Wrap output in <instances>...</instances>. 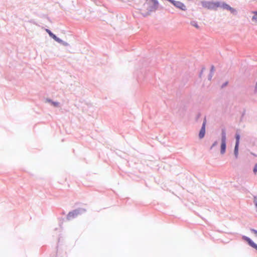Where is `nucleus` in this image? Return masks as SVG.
Wrapping results in <instances>:
<instances>
[{
  "instance_id": "1",
  "label": "nucleus",
  "mask_w": 257,
  "mask_h": 257,
  "mask_svg": "<svg viewBox=\"0 0 257 257\" xmlns=\"http://www.w3.org/2000/svg\"><path fill=\"white\" fill-rule=\"evenodd\" d=\"M203 6L208 9H216L220 6L219 2H205L202 3Z\"/></svg>"
},
{
  "instance_id": "2",
  "label": "nucleus",
  "mask_w": 257,
  "mask_h": 257,
  "mask_svg": "<svg viewBox=\"0 0 257 257\" xmlns=\"http://www.w3.org/2000/svg\"><path fill=\"white\" fill-rule=\"evenodd\" d=\"M226 150V134L225 132L223 131L221 134V153L223 154Z\"/></svg>"
},
{
  "instance_id": "3",
  "label": "nucleus",
  "mask_w": 257,
  "mask_h": 257,
  "mask_svg": "<svg viewBox=\"0 0 257 257\" xmlns=\"http://www.w3.org/2000/svg\"><path fill=\"white\" fill-rule=\"evenodd\" d=\"M171 3L175 7H176V8H177L181 10H183V11L186 10V7H185V6L183 3H182L181 2H179V1H175L172 0V1Z\"/></svg>"
},
{
  "instance_id": "4",
  "label": "nucleus",
  "mask_w": 257,
  "mask_h": 257,
  "mask_svg": "<svg viewBox=\"0 0 257 257\" xmlns=\"http://www.w3.org/2000/svg\"><path fill=\"white\" fill-rule=\"evenodd\" d=\"M243 238L246 240L249 245L257 250V244L253 242L249 238L246 236H243Z\"/></svg>"
},
{
  "instance_id": "5",
  "label": "nucleus",
  "mask_w": 257,
  "mask_h": 257,
  "mask_svg": "<svg viewBox=\"0 0 257 257\" xmlns=\"http://www.w3.org/2000/svg\"><path fill=\"white\" fill-rule=\"evenodd\" d=\"M205 124H206V120L205 119L203 123V124H202V128L200 131V133H199V137L200 138H203L204 136V135H205Z\"/></svg>"
},
{
  "instance_id": "6",
  "label": "nucleus",
  "mask_w": 257,
  "mask_h": 257,
  "mask_svg": "<svg viewBox=\"0 0 257 257\" xmlns=\"http://www.w3.org/2000/svg\"><path fill=\"white\" fill-rule=\"evenodd\" d=\"M222 7L223 9H226L227 10H229L232 13H234L235 12V10L234 9H233L232 8L230 7L228 5H227L226 4L223 3L222 5Z\"/></svg>"
},
{
  "instance_id": "7",
  "label": "nucleus",
  "mask_w": 257,
  "mask_h": 257,
  "mask_svg": "<svg viewBox=\"0 0 257 257\" xmlns=\"http://www.w3.org/2000/svg\"><path fill=\"white\" fill-rule=\"evenodd\" d=\"M148 4H152V7L156 8L157 7L158 3L157 0H145Z\"/></svg>"
},
{
  "instance_id": "8",
  "label": "nucleus",
  "mask_w": 257,
  "mask_h": 257,
  "mask_svg": "<svg viewBox=\"0 0 257 257\" xmlns=\"http://www.w3.org/2000/svg\"><path fill=\"white\" fill-rule=\"evenodd\" d=\"M253 16L252 17V20L257 23V12H253Z\"/></svg>"
},
{
  "instance_id": "9",
  "label": "nucleus",
  "mask_w": 257,
  "mask_h": 257,
  "mask_svg": "<svg viewBox=\"0 0 257 257\" xmlns=\"http://www.w3.org/2000/svg\"><path fill=\"white\" fill-rule=\"evenodd\" d=\"M235 138H236V143H235V145H239V139H240L239 135V134H236Z\"/></svg>"
},
{
  "instance_id": "10",
  "label": "nucleus",
  "mask_w": 257,
  "mask_h": 257,
  "mask_svg": "<svg viewBox=\"0 0 257 257\" xmlns=\"http://www.w3.org/2000/svg\"><path fill=\"white\" fill-rule=\"evenodd\" d=\"M238 146L239 145H235V148H234V154H235L236 157H237V155H238Z\"/></svg>"
},
{
  "instance_id": "11",
  "label": "nucleus",
  "mask_w": 257,
  "mask_h": 257,
  "mask_svg": "<svg viewBox=\"0 0 257 257\" xmlns=\"http://www.w3.org/2000/svg\"><path fill=\"white\" fill-rule=\"evenodd\" d=\"M191 25L195 27L197 29H199V26L197 25V24L195 22H191Z\"/></svg>"
},
{
  "instance_id": "12",
  "label": "nucleus",
  "mask_w": 257,
  "mask_h": 257,
  "mask_svg": "<svg viewBox=\"0 0 257 257\" xmlns=\"http://www.w3.org/2000/svg\"><path fill=\"white\" fill-rule=\"evenodd\" d=\"M46 31L51 37L54 35L48 29H46Z\"/></svg>"
},
{
  "instance_id": "13",
  "label": "nucleus",
  "mask_w": 257,
  "mask_h": 257,
  "mask_svg": "<svg viewBox=\"0 0 257 257\" xmlns=\"http://www.w3.org/2000/svg\"><path fill=\"white\" fill-rule=\"evenodd\" d=\"M253 172L256 174L257 172V164H255L253 168Z\"/></svg>"
},
{
  "instance_id": "14",
  "label": "nucleus",
  "mask_w": 257,
  "mask_h": 257,
  "mask_svg": "<svg viewBox=\"0 0 257 257\" xmlns=\"http://www.w3.org/2000/svg\"><path fill=\"white\" fill-rule=\"evenodd\" d=\"M52 103L55 106H58L59 105V102H52Z\"/></svg>"
},
{
  "instance_id": "15",
  "label": "nucleus",
  "mask_w": 257,
  "mask_h": 257,
  "mask_svg": "<svg viewBox=\"0 0 257 257\" xmlns=\"http://www.w3.org/2000/svg\"><path fill=\"white\" fill-rule=\"evenodd\" d=\"M251 231L253 232L255 235L257 236V230H255V229H251Z\"/></svg>"
},
{
  "instance_id": "16",
  "label": "nucleus",
  "mask_w": 257,
  "mask_h": 257,
  "mask_svg": "<svg viewBox=\"0 0 257 257\" xmlns=\"http://www.w3.org/2000/svg\"><path fill=\"white\" fill-rule=\"evenodd\" d=\"M55 41L58 42H59V43H62V41L61 39H60L59 38H57L56 39Z\"/></svg>"
},
{
  "instance_id": "17",
  "label": "nucleus",
  "mask_w": 257,
  "mask_h": 257,
  "mask_svg": "<svg viewBox=\"0 0 257 257\" xmlns=\"http://www.w3.org/2000/svg\"><path fill=\"white\" fill-rule=\"evenodd\" d=\"M52 38H53L55 40H56V39L57 38L55 35H54L52 37Z\"/></svg>"
},
{
  "instance_id": "18",
  "label": "nucleus",
  "mask_w": 257,
  "mask_h": 257,
  "mask_svg": "<svg viewBox=\"0 0 257 257\" xmlns=\"http://www.w3.org/2000/svg\"><path fill=\"white\" fill-rule=\"evenodd\" d=\"M255 204H256V207H257V202H256Z\"/></svg>"
}]
</instances>
